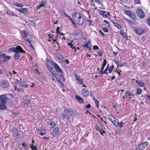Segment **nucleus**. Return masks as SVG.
Instances as JSON below:
<instances>
[{
	"instance_id": "nucleus-6",
	"label": "nucleus",
	"mask_w": 150,
	"mask_h": 150,
	"mask_svg": "<svg viewBox=\"0 0 150 150\" xmlns=\"http://www.w3.org/2000/svg\"><path fill=\"white\" fill-rule=\"evenodd\" d=\"M148 145L149 143L147 141L141 143L139 144L137 148V150H143Z\"/></svg>"
},
{
	"instance_id": "nucleus-57",
	"label": "nucleus",
	"mask_w": 150,
	"mask_h": 150,
	"mask_svg": "<svg viewBox=\"0 0 150 150\" xmlns=\"http://www.w3.org/2000/svg\"><path fill=\"white\" fill-rule=\"evenodd\" d=\"M98 32L100 33L101 35L103 36H104L105 35V34L101 30H100Z\"/></svg>"
},
{
	"instance_id": "nucleus-59",
	"label": "nucleus",
	"mask_w": 150,
	"mask_h": 150,
	"mask_svg": "<svg viewBox=\"0 0 150 150\" xmlns=\"http://www.w3.org/2000/svg\"><path fill=\"white\" fill-rule=\"evenodd\" d=\"M29 24H31V25H33L35 24L34 21H29Z\"/></svg>"
},
{
	"instance_id": "nucleus-21",
	"label": "nucleus",
	"mask_w": 150,
	"mask_h": 150,
	"mask_svg": "<svg viewBox=\"0 0 150 150\" xmlns=\"http://www.w3.org/2000/svg\"><path fill=\"white\" fill-rule=\"evenodd\" d=\"M59 130L58 127L54 128V129L53 131V133L54 136L56 135L57 134L59 133Z\"/></svg>"
},
{
	"instance_id": "nucleus-42",
	"label": "nucleus",
	"mask_w": 150,
	"mask_h": 150,
	"mask_svg": "<svg viewBox=\"0 0 150 150\" xmlns=\"http://www.w3.org/2000/svg\"><path fill=\"white\" fill-rule=\"evenodd\" d=\"M36 130H39V131L40 132V133H39V132H38V134H40V135L41 136H43L45 134H46V132H42L41 131V130H40V129H36Z\"/></svg>"
},
{
	"instance_id": "nucleus-18",
	"label": "nucleus",
	"mask_w": 150,
	"mask_h": 150,
	"mask_svg": "<svg viewBox=\"0 0 150 150\" xmlns=\"http://www.w3.org/2000/svg\"><path fill=\"white\" fill-rule=\"evenodd\" d=\"M81 91L84 96L86 97L88 96L89 92L88 89L83 88Z\"/></svg>"
},
{
	"instance_id": "nucleus-45",
	"label": "nucleus",
	"mask_w": 150,
	"mask_h": 150,
	"mask_svg": "<svg viewBox=\"0 0 150 150\" xmlns=\"http://www.w3.org/2000/svg\"><path fill=\"white\" fill-rule=\"evenodd\" d=\"M45 4L46 3L45 1H42L40 2V5L41 6H44Z\"/></svg>"
},
{
	"instance_id": "nucleus-28",
	"label": "nucleus",
	"mask_w": 150,
	"mask_h": 150,
	"mask_svg": "<svg viewBox=\"0 0 150 150\" xmlns=\"http://www.w3.org/2000/svg\"><path fill=\"white\" fill-rule=\"evenodd\" d=\"M14 58L16 60H18L20 58V55L19 53H15L14 56Z\"/></svg>"
},
{
	"instance_id": "nucleus-7",
	"label": "nucleus",
	"mask_w": 150,
	"mask_h": 150,
	"mask_svg": "<svg viewBox=\"0 0 150 150\" xmlns=\"http://www.w3.org/2000/svg\"><path fill=\"white\" fill-rule=\"evenodd\" d=\"M137 13L138 16L140 18H143L145 16V13L143 10L141 8H138L137 9Z\"/></svg>"
},
{
	"instance_id": "nucleus-48",
	"label": "nucleus",
	"mask_w": 150,
	"mask_h": 150,
	"mask_svg": "<svg viewBox=\"0 0 150 150\" xmlns=\"http://www.w3.org/2000/svg\"><path fill=\"white\" fill-rule=\"evenodd\" d=\"M103 30L105 32L108 33V32L107 28H102Z\"/></svg>"
},
{
	"instance_id": "nucleus-1",
	"label": "nucleus",
	"mask_w": 150,
	"mask_h": 150,
	"mask_svg": "<svg viewBox=\"0 0 150 150\" xmlns=\"http://www.w3.org/2000/svg\"><path fill=\"white\" fill-rule=\"evenodd\" d=\"M72 18L75 22L79 25L83 24L84 22L83 16L81 13L76 12L73 13Z\"/></svg>"
},
{
	"instance_id": "nucleus-60",
	"label": "nucleus",
	"mask_w": 150,
	"mask_h": 150,
	"mask_svg": "<svg viewBox=\"0 0 150 150\" xmlns=\"http://www.w3.org/2000/svg\"><path fill=\"white\" fill-rule=\"evenodd\" d=\"M35 146H34V144L33 143H31L30 144V147L31 149L32 150H33V148H34Z\"/></svg>"
},
{
	"instance_id": "nucleus-24",
	"label": "nucleus",
	"mask_w": 150,
	"mask_h": 150,
	"mask_svg": "<svg viewBox=\"0 0 150 150\" xmlns=\"http://www.w3.org/2000/svg\"><path fill=\"white\" fill-rule=\"evenodd\" d=\"M114 62L117 65V67H121L123 66V64L122 63L116 60H115Z\"/></svg>"
},
{
	"instance_id": "nucleus-39",
	"label": "nucleus",
	"mask_w": 150,
	"mask_h": 150,
	"mask_svg": "<svg viewBox=\"0 0 150 150\" xmlns=\"http://www.w3.org/2000/svg\"><path fill=\"white\" fill-rule=\"evenodd\" d=\"M17 49L16 47H12L9 49V50L12 52H14L15 53L16 52Z\"/></svg>"
},
{
	"instance_id": "nucleus-25",
	"label": "nucleus",
	"mask_w": 150,
	"mask_h": 150,
	"mask_svg": "<svg viewBox=\"0 0 150 150\" xmlns=\"http://www.w3.org/2000/svg\"><path fill=\"white\" fill-rule=\"evenodd\" d=\"M124 123H123L122 121H121L120 122H118L115 125L116 127H118L119 126L120 128L121 129L122 127L123 126Z\"/></svg>"
},
{
	"instance_id": "nucleus-55",
	"label": "nucleus",
	"mask_w": 150,
	"mask_h": 150,
	"mask_svg": "<svg viewBox=\"0 0 150 150\" xmlns=\"http://www.w3.org/2000/svg\"><path fill=\"white\" fill-rule=\"evenodd\" d=\"M103 22L108 24V26H109V25H110V23L108 21L106 20H104L103 21Z\"/></svg>"
},
{
	"instance_id": "nucleus-33",
	"label": "nucleus",
	"mask_w": 150,
	"mask_h": 150,
	"mask_svg": "<svg viewBox=\"0 0 150 150\" xmlns=\"http://www.w3.org/2000/svg\"><path fill=\"white\" fill-rule=\"evenodd\" d=\"M130 18H132L133 19H135L136 18V16L134 13L133 12L129 16Z\"/></svg>"
},
{
	"instance_id": "nucleus-37",
	"label": "nucleus",
	"mask_w": 150,
	"mask_h": 150,
	"mask_svg": "<svg viewBox=\"0 0 150 150\" xmlns=\"http://www.w3.org/2000/svg\"><path fill=\"white\" fill-rule=\"evenodd\" d=\"M51 120L49 119L45 120V125L47 126L49 125L50 124V122Z\"/></svg>"
},
{
	"instance_id": "nucleus-56",
	"label": "nucleus",
	"mask_w": 150,
	"mask_h": 150,
	"mask_svg": "<svg viewBox=\"0 0 150 150\" xmlns=\"http://www.w3.org/2000/svg\"><path fill=\"white\" fill-rule=\"evenodd\" d=\"M86 21L89 23L88 25L89 26H90L92 25L91 23L92 22V21L90 20H87Z\"/></svg>"
},
{
	"instance_id": "nucleus-29",
	"label": "nucleus",
	"mask_w": 150,
	"mask_h": 150,
	"mask_svg": "<svg viewBox=\"0 0 150 150\" xmlns=\"http://www.w3.org/2000/svg\"><path fill=\"white\" fill-rule=\"evenodd\" d=\"M19 84L20 85L21 87H24L25 88H26L29 86L28 85L25 84L21 81H20V83H19Z\"/></svg>"
},
{
	"instance_id": "nucleus-62",
	"label": "nucleus",
	"mask_w": 150,
	"mask_h": 150,
	"mask_svg": "<svg viewBox=\"0 0 150 150\" xmlns=\"http://www.w3.org/2000/svg\"><path fill=\"white\" fill-rule=\"evenodd\" d=\"M148 24L150 25V17H149L147 21Z\"/></svg>"
},
{
	"instance_id": "nucleus-41",
	"label": "nucleus",
	"mask_w": 150,
	"mask_h": 150,
	"mask_svg": "<svg viewBox=\"0 0 150 150\" xmlns=\"http://www.w3.org/2000/svg\"><path fill=\"white\" fill-rule=\"evenodd\" d=\"M67 45L69 46L72 49H75V47L73 46V45L71 42H69L67 43Z\"/></svg>"
},
{
	"instance_id": "nucleus-32",
	"label": "nucleus",
	"mask_w": 150,
	"mask_h": 150,
	"mask_svg": "<svg viewBox=\"0 0 150 150\" xmlns=\"http://www.w3.org/2000/svg\"><path fill=\"white\" fill-rule=\"evenodd\" d=\"M142 90L140 88H137V93H136V95H140L142 93Z\"/></svg>"
},
{
	"instance_id": "nucleus-3",
	"label": "nucleus",
	"mask_w": 150,
	"mask_h": 150,
	"mask_svg": "<svg viewBox=\"0 0 150 150\" xmlns=\"http://www.w3.org/2000/svg\"><path fill=\"white\" fill-rule=\"evenodd\" d=\"M54 62H52L48 60L47 58L46 60V65L47 67L50 71L54 75H57V74L54 71L53 68V67L54 66Z\"/></svg>"
},
{
	"instance_id": "nucleus-64",
	"label": "nucleus",
	"mask_w": 150,
	"mask_h": 150,
	"mask_svg": "<svg viewBox=\"0 0 150 150\" xmlns=\"http://www.w3.org/2000/svg\"><path fill=\"white\" fill-rule=\"evenodd\" d=\"M64 13H65V12L64 10H61L60 11L61 15H63Z\"/></svg>"
},
{
	"instance_id": "nucleus-5",
	"label": "nucleus",
	"mask_w": 150,
	"mask_h": 150,
	"mask_svg": "<svg viewBox=\"0 0 150 150\" xmlns=\"http://www.w3.org/2000/svg\"><path fill=\"white\" fill-rule=\"evenodd\" d=\"M67 111L72 117H74L75 116H77L79 114L77 111H74L70 109V108H67L64 110V111Z\"/></svg>"
},
{
	"instance_id": "nucleus-44",
	"label": "nucleus",
	"mask_w": 150,
	"mask_h": 150,
	"mask_svg": "<svg viewBox=\"0 0 150 150\" xmlns=\"http://www.w3.org/2000/svg\"><path fill=\"white\" fill-rule=\"evenodd\" d=\"M21 145H22V146L25 148H26L25 149H27L26 148L27 147V145L26 144V143L25 142H22V143Z\"/></svg>"
},
{
	"instance_id": "nucleus-11",
	"label": "nucleus",
	"mask_w": 150,
	"mask_h": 150,
	"mask_svg": "<svg viewBox=\"0 0 150 150\" xmlns=\"http://www.w3.org/2000/svg\"><path fill=\"white\" fill-rule=\"evenodd\" d=\"M134 31L136 33L141 35L144 32L145 30L142 28L137 27L134 30Z\"/></svg>"
},
{
	"instance_id": "nucleus-14",
	"label": "nucleus",
	"mask_w": 150,
	"mask_h": 150,
	"mask_svg": "<svg viewBox=\"0 0 150 150\" xmlns=\"http://www.w3.org/2000/svg\"><path fill=\"white\" fill-rule=\"evenodd\" d=\"M133 94H132L130 92H127L125 94V95L123 97V98H129L131 99V97L130 96H133Z\"/></svg>"
},
{
	"instance_id": "nucleus-15",
	"label": "nucleus",
	"mask_w": 150,
	"mask_h": 150,
	"mask_svg": "<svg viewBox=\"0 0 150 150\" xmlns=\"http://www.w3.org/2000/svg\"><path fill=\"white\" fill-rule=\"evenodd\" d=\"M75 76V79H76L78 81V83L82 84L83 83V79H80L79 76L77 75V74H74Z\"/></svg>"
},
{
	"instance_id": "nucleus-50",
	"label": "nucleus",
	"mask_w": 150,
	"mask_h": 150,
	"mask_svg": "<svg viewBox=\"0 0 150 150\" xmlns=\"http://www.w3.org/2000/svg\"><path fill=\"white\" fill-rule=\"evenodd\" d=\"M60 29V27L59 26H58L56 28V33L57 34H59V33H60L59 30Z\"/></svg>"
},
{
	"instance_id": "nucleus-36",
	"label": "nucleus",
	"mask_w": 150,
	"mask_h": 150,
	"mask_svg": "<svg viewBox=\"0 0 150 150\" xmlns=\"http://www.w3.org/2000/svg\"><path fill=\"white\" fill-rule=\"evenodd\" d=\"M14 5L17 6H18L20 8H22L23 6V5L22 4H19L17 3H15Z\"/></svg>"
},
{
	"instance_id": "nucleus-52",
	"label": "nucleus",
	"mask_w": 150,
	"mask_h": 150,
	"mask_svg": "<svg viewBox=\"0 0 150 150\" xmlns=\"http://www.w3.org/2000/svg\"><path fill=\"white\" fill-rule=\"evenodd\" d=\"M93 50H97L99 48L97 46L94 45L93 47Z\"/></svg>"
},
{
	"instance_id": "nucleus-27",
	"label": "nucleus",
	"mask_w": 150,
	"mask_h": 150,
	"mask_svg": "<svg viewBox=\"0 0 150 150\" xmlns=\"http://www.w3.org/2000/svg\"><path fill=\"white\" fill-rule=\"evenodd\" d=\"M133 12L132 11L125 10L124 11V13L129 16Z\"/></svg>"
},
{
	"instance_id": "nucleus-53",
	"label": "nucleus",
	"mask_w": 150,
	"mask_h": 150,
	"mask_svg": "<svg viewBox=\"0 0 150 150\" xmlns=\"http://www.w3.org/2000/svg\"><path fill=\"white\" fill-rule=\"evenodd\" d=\"M134 3L135 4H141L140 0H134Z\"/></svg>"
},
{
	"instance_id": "nucleus-4",
	"label": "nucleus",
	"mask_w": 150,
	"mask_h": 150,
	"mask_svg": "<svg viewBox=\"0 0 150 150\" xmlns=\"http://www.w3.org/2000/svg\"><path fill=\"white\" fill-rule=\"evenodd\" d=\"M21 34L23 40L25 41H29V38H31V36L27 30H22L21 32Z\"/></svg>"
},
{
	"instance_id": "nucleus-13",
	"label": "nucleus",
	"mask_w": 150,
	"mask_h": 150,
	"mask_svg": "<svg viewBox=\"0 0 150 150\" xmlns=\"http://www.w3.org/2000/svg\"><path fill=\"white\" fill-rule=\"evenodd\" d=\"M12 132L13 136H16V138H18L20 137L18 130L15 127L13 128L12 130Z\"/></svg>"
},
{
	"instance_id": "nucleus-46",
	"label": "nucleus",
	"mask_w": 150,
	"mask_h": 150,
	"mask_svg": "<svg viewBox=\"0 0 150 150\" xmlns=\"http://www.w3.org/2000/svg\"><path fill=\"white\" fill-rule=\"evenodd\" d=\"M5 54V53H3L1 52H0V58L3 59Z\"/></svg>"
},
{
	"instance_id": "nucleus-54",
	"label": "nucleus",
	"mask_w": 150,
	"mask_h": 150,
	"mask_svg": "<svg viewBox=\"0 0 150 150\" xmlns=\"http://www.w3.org/2000/svg\"><path fill=\"white\" fill-rule=\"evenodd\" d=\"M91 3V5L94 6H96L95 5V4L94 1V0H90Z\"/></svg>"
},
{
	"instance_id": "nucleus-40",
	"label": "nucleus",
	"mask_w": 150,
	"mask_h": 150,
	"mask_svg": "<svg viewBox=\"0 0 150 150\" xmlns=\"http://www.w3.org/2000/svg\"><path fill=\"white\" fill-rule=\"evenodd\" d=\"M122 35L123 37L126 40H128V37L127 35L125 33H123V31H122Z\"/></svg>"
},
{
	"instance_id": "nucleus-9",
	"label": "nucleus",
	"mask_w": 150,
	"mask_h": 150,
	"mask_svg": "<svg viewBox=\"0 0 150 150\" xmlns=\"http://www.w3.org/2000/svg\"><path fill=\"white\" fill-rule=\"evenodd\" d=\"M101 126V128H100L97 125H95V129L98 131L100 133L102 134L103 136V133H104L105 132L103 130L105 129L104 126L102 124H100Z\"/></svg>"
},
{
	"instance_id": "nucleus-47",
	"label": "nucleus",
	"mask_w": 150,
	"mask_h": 150,
	"mask_svg": "<svg viewBox=\"0 0 150 150\" xmlns=\"http://www.w3.org/2000/svg\"><path fill=\"white\" fill-rule=\"evenodd\" d=\"M60 117L62 120H64L65 118V114L64 113H62V115H60Z\"/></svg>"
},
{
	"instance_id": "nucleus-34",
	"label": "nucleus",
	"mask_w": 150,
	"mask_h": 150,
	"mask_svg": "<svg viewBox=\"0 0 150 150\" xmlns=\"http://www.w3.org/2000/svg\"><path fill=\"white\" fill-rule=\"evenodd\" d=\"M90 42V41H88V42H86L84 45L83 46V48L86 47L88 48L89 46H88V45L89 43Z\"/></svg>"
},
{
	"instance_id": "nucleus-31",
	"label": "nucleus",
	"mask_w": 150,
	"mask_h": 150,
	"mask_svg": "<svg viewBox=\"0 0 150 150\" xmlns=\"http://www.w3.org/2000/svg\"><path fill=\"white\" fill-rule=\"evenodd\" d=\"M11 59V57L9 56L6 55L5 54L3 58V59H4L5 60H6V61H8L9 60H10Z\"/></svg>"
},
{
	"instance_id": "nucleus-38",
	"label": "nucleus",
	"mask_w": 150,
	"mask_h": 150,
	"mask_svg": "<svg viewBox=\"0 0 150 150\" xmlns=\"http://www.w3.org/2000/svg\"><path fill=\"white\" fill-rule=\"evenodd\" d=\"M25 104H26L27 105L29 104L30 103V100L27 98L25 99L24 102Z\"/></svg>"
},
{
	"instance_id": "nucleus-22",
	"label": "nucleus",
	"mask_w": 150,
	"mask_h": 150,
	"mask_svg": "<svg viewBox=\"0 0 150 150\" xmlns=\"http://www.w3.org/2000/svg\"><path fill=\"white\" fill-rule=\"evenodd\" d=\"M100 14L102 15L104 18H106L108 17L107 13L106 11H101L100 12Z\"/></svg>"
},
{
	"instance_id": "nucleus-49",
	"label": "nucleus",
	"mask_w": 150,
	"mask_h": 150,
	"mask_svg": "<svg viewBox=\"0 0 150 150\" xmlns=\"http://www.w3.org/2000/svg\"><path fill=\"white\" fill-rule=\"evenodd\" d=\"M113 68L114 67L113 66H112L110 67L108 70L109 73H111L112 72Z\"/></svg>"
},
{
	"instance_id": "nucleus-2",
	"label": "nucleus",
	"mask_w": 150,
	"mask_h": 150,
	"mask_svg": "<svg viewBox=\"0 0 150 150\" xmlns=\"http://www.w3.org/2000/svg\"><path fill=\"white\" fill-rule=\"evenodd\" d=\"M9 100L6 94H3L0 96V110H4L6 108L5 104L7 100Z\"/></svg>"
},
{
	"instance_id": "nucleus-51",
	"label": "nucleus",
	"mask_w": 150,
	"mask_h": 150,
	"mask_svg": "<svg viewBox=\"0 0 150 150\" xmlns=\"http://www.w3.org/2000/svg\"><path fill=\"white\" fill-rule=\"evenodd\" d=\"M95 104L96 106L97 107H98V105L99 104V101L97 100H95Z\"/></svg>"
},
{
	"instance_id": "nucleus-35",
	"label": "nucleus",
	"mask_w": 150,
	"mask_h": 150,
	"mask_svg": "<svg viewBox=\"0 0 150 150\" xmlns=\"http://www.w3.org/2000/svg\"><path fill=\"white\" fill-rule=\"evenodd\" d=\"M31 41V38H29V41H26L27 42L29 43L30 46L32 48V49H34V47H33L32 45Z\"/></svg>"
},
{
	"instance_id": "nucleus-43",
	"label": "nucleus",
	"mask_w": 150,
	"mask_h": 150,
	"mask_svg": "<svg viewBox=\"0 0 150 150\" xmlns=\"http://www.w3.org/2000/svg\"><path fill=\"white\" fill-rule=\"evenodd\" d=\"M7 95V96H8V98H9V100L11 98H13V95L12 94L9 93V94H6Z\"/></svg>"
},
{
	"instance_id": "nucleus-20",
	"label": "nucleus",
	"mask_w": 150,
	"mask_h": 150,
	"mask_svg": "<svg viewBox=\"0 0 150 150\" xmlns=\"http://www.w3.org/2000/svg\"><path fill=\"white\" fill-rule=\"evenodd\" d=\"M28 9L26 8H19L18 11L20 12L25 13L27 14L28 12Z\"/></svg>"
},
{
	"instance_id": "nucleus-23",
	"label": "nucleus",
	"mask_w": 150,
	"mask_h": 150,
	"mask_svg": "<svg viewBox=\"0 0 150 150\" xmlns=\"http://www.w3.org/2000/svg\"><path fill=\"white\" fill-rule=\"evenodd\" d=\"M111 22L118 29H121L122 28V27L121 25L118 24L117 23H115L112 21H111Z\"/></svg>"
},
{
	"instance_id": "nucleus-12",
	"label": "nucleus",
	"mask_w": 150,
	"mask_h": 150,
	"mask_svg": "<svg viewBox=\"0 0 150 150\" xmlns=\"http://www.w3.org/2000/svg\"><path fill=\"white\" fill-rule=\"evenodd\" d=\"M54 68L56 70V71H57V73L56 72L57 74V75L58 73V72H59L61 74L64 73V72L63 71V70L61 69L58 65L56 63L54 62Z\"/></svg>"
},
{
	"instance_id": "nucleus-58",
	"label": "nucleus",
	"mask_w": 150,
	"mask_h": 150,
	"mask_svg": "<svg viewBox=\"0 0 150 150\" xmlns=\"http://www.w3.org/2000/svg\"><path fill=\"white\" fill-rule=\"evenodd\" d=\"M107 64V61L105 59L103 61V64H102V65L105 66Z\"/></svg>"
},
{
	"instance_id": "nucleus-8",
	"label": "nucleus",
	"mask_w": 150,
	"mask_h": 150,
	"mask_svg": "<svg viewBox=\"0 0 150 150\" xmlns=\"http://www.w3.org/2000/svg\"><path fill=\"white\" fill-rule=\"evenodd\" d=\"M108 118L109 120H110L115 126L117 123L119 122L118 120L114 117L111 115H108Z\"/></svg>"
},
{
	"instance_id": "nucleus-17",
	"label": "nucleus",
	"mask_w": 150,
	"mask_h": 150,
	"mask_svg": "<svg viewBox=\"0 0 150 150\" xmlns=\"http://www.w3.org/2000/svg\"><path fill=\"white\" fill-rule=\"evenodd\" d=\"M16 48L17 49L16 52L18 53H23L24 54L26 53L23 50L22 47L21 46H17Z\"/></svg>"
},
{
	"instance_id": "nucleus-26",
	"label": "nucleus",
	"mask_w": 150,
	"mask_h": 150,
	"mask_svg": "<svg viewBox=\"0 0 150 150\" xmlns=\"http://www.w3.org/2000/svg\"><path fill=\"white\" fill-rule=\"evenodd\" d=\"M50 123L49 125L50 126V127L52 128L53 129L55 128L56 125L55 122L54 121L52 120Z\"/></svg>"
},
{
	"instance_id": "nucleus-19",
	"label": "nucleus",
	"mask_w": 150,
	"mask_h": 150,
	"mask_svg": "<svg viewBox=\"0 0 150 150\" xmlns=\"http://www.w3.org/2000/svg\"><path fill=\"white\" fill-rule=\"evenodd\" d=\"M135 81L138 84L140 87H143L146 85V84L142 81L137 80H136Z\"/></svg>"
},
{
	"instance_id": "nucleus-30",
	"label": "nucleus",
	"mask_w": 150,
	"mask_h": 150,
	"mask_svg": "<svg viewBox=\"0 0 150 150\" xmlns=\"http://www.w3.org/2000/svg\"><path fill=\"white\" fill-rule=\"evenodd\" d=\"M124 20L126 22L132 25L133 24V21L131 20H130L126 18H125Z\"/></svg>"
},
{
	"instance_id": "nucleus-63",
	"label": "nucleus",
	"mask_w": 150,
	"mask_h": 150,
	"mask_svg": "<svg viewBox=\"0 0 150 150\" xmlns=\"http://www.w3.org/2000/svg\"><path fill=\"white\" fill-rule=\"evenodd\" d=\"M97 54H98L100 56H101L102 55V52L100 51H98V52L97 53Z\"/></svg>"
},
{
	"instance_id": "nucleus-16",
	"label": "nucleus",
	"mask_w": 150,
	"mask_h": 150,
	"mask_svg": "<svg viewBox=\"0 0 150 150\" xmlns=\"http://www.w3.org/2000/svg\"><path fill=\"white\" fill-rule=\"evenodd\" d=\"M75 98L76 100L78 101L79 103L81 104L83 103V98H81L80 96L76 95L75 96Z\"/></svg>"
},
{
	"instance_id": "nucleus-10",
	"label": "nucleus",
	"mask_w": 150,
	"mask_h": 150,
	"mask_svg": "<svg viewBox=\"0 0 150 150\" xmlns=\"http://www.w3.org/2000/svg\"><path fill=\"white\" fill-rule=\"evenodd\" d=\"M0 85L2 88H6L9 86V84L7 80H4L1 81Z\"/></svg>"
},
{
	"instance_id": "nucleus-61",
	"label": "nucleus",
	"mask_w": 150,
	"mask_h": 150,
	"mask_svg": "<svg viewBox=\"0 0 150 150\" xmlns=\"http://www.w3.org/2000/svg\"><path fill=\"white\" fill-rule=\"evenodd\" d=\"M60 76L63 79L64 81H65V79L63 75V73L62 74L60 75Z\"/></svg>"
}]
</instances>
